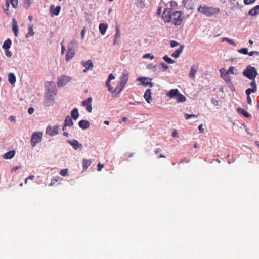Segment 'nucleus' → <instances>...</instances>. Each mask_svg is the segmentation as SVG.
<instances>
[{
	"mask_svg": "<svg viewBox=\"0 0 259 259\" xmlns=\"http://www.w3.org/2000/svg\"><path fill=\"white\" fill-rule=\"evenodd\" d=\"M170 8H165L163 11V20L165 23L172 21L175 25H180L182 21L183 13L181 11L171 12Z\"/></svg>",
	"mask_w": 259,
	"mask_h": 259,
	"instance_id": "obj_1",
	"label": "nucleus"
},
{
	"mask_svg": "<svg viewBox=\"0 0 259 259\" xmlns=\"http://www.w3.org/2000/svg\"><path fill=\"white\" fill-rule=\"evenodd\" d=\"M48 87L46 86L47 89L45 94L44 100V105L45 106H50L54 104L56 95L55 88L50 83Z\"/></svg>",
	"mask_w": 259,
	"mask_h": 259,
	"instance_id": "obj_2",
	"label": "nucleus"
},
{
	"mask_svg": "<svg viewBox=\"0 0 259 259\" xmlns=\"http://www.w3.org/2000/svg\"><path fill=\"white\" fill-rule=\"evenodd\" d=\"M198 10L199 12L203 14L207 17H211L219 13L220 11V9L218 7H208L206 6H200Z\"/></svg>",
	"mask_w": 259,
	"mask_h": 259,
	"instance_id": "obj_3",
	"label": "nucleus"
},
{
	"mask_svg": "<svg viewBox=\"0 0 259 259\" xmlns=\"http://www.w3.org/2000/svg\"><path fill=\"white\" fill-rule=\"evenodd\" d=\"M166 95L170 98L175 99L178 103L184 102L186 101V98L180 93L177 89H172L169 90Z\"/></svg>",
	"mask_w": 259,
	"mask_h": 259,
	"instance_id": "obj_4",
	"label": "nucleus"
},
{
	"mask_svg": "<svg viewBox=\"0 0 259 259\" xmlns=\"http://www.w3.org/2000/svg\"><path fill=\"white\" fill-rule=\"evenodd\" d=\"M242 74L249 80H254L258 73L254 67L249 65L243 70Z\"/></svg>",
	"mask_w": 259,
	"mask_h": 259,
	"instance_id": "obj_5",
	"label": "nucleus"
},
{
	"mask_svg": "<svg viewBox=\"0 0 259 259\" xmlns=\"http://www.w3.org/2000/svg\"><path fill=\"white\" fill-rule=\"evenodd\" d=\"M225 69L224 68H222L220 70L221 77L224 80L225 82L228 85L231 90L232 91H234L235 88L232 82L231 81V77L228 74H226V72H225Z\"/></svg>",
	"mask_w": 259,
	"mask_h": 259,
	"instance_id": "obj_6",
	"label": "nucleus"
},
{
	"mask_svg": "<svg viewBox=\"0 0 259 259\" xmlns=\"http://www.w3.org/2000/svg\"><path fill=\"white\" fill-rule=\"evenodd\" d=\"M43 133L41 132H35L31 136L30 143L32 147H34L36 144L41 141Z\"/></svg>",
	"mask_w": 259,
	"mask_h": 259,
	"instance_id": "obj_7",
	"label": "nucleus"
},
{
	"mask_svg": "<svg viewBox=\"0 0 259 259\" xmlns=\"http://www.w3.org/2000/svg\"><path fill=\"white\" fill-rule=\"evenodd\" d=\"M59 128L60 126L59 125H56L53 126L49 125L46 128V133L51 136H54L59 133Z\"/></svg>",
	"mask_w": 259,
	"mask_h": 259,
	"instance_id": "obj_8",
	"label": "nucleus"
},
{
	"mask_svg": "<svg viewBox=\"0 0 259 259\" xmlns=\"http://www.w3.org/2000/svg\"><path fill=\"white\" fill-rule=\"evenodd\" d=\"M71 79V77L66 75H61L58 78L57 85L58 87L66 85Z\"/></svg>",
	"mask_w": 259,
	"mask_h": 259,
	"instance_id": "obj_9",
	"label": "nucleus"
},
{
	"mask_svg": "<svg viewBox=\"0 0 259 259\" xmlns=\"http://www.w3.org/2000/svg\"><path fill=\"white\" fill-rule=\"evenodd\" d=\"M199 68L198 63L193 64L190 68L189 77L191 79H194L195 78V74L197 72Z\"/></svg>",
	"mask_w": 259,
	"mask_h": 259,
	"instance_id": "obj_10",
	"label": "nucleus"
},
{
	"mask_svg": "<svg viewBox=\"0 0 259 259\" xmlns=\"http://www.w3.org/2000/svg\"><path fill=\"white\" fill-rule=\"evenodd\" d=\"M92 98L91 97H89L82 103V106L85 107L86 110L89 113H91L92 111Z\"/></svg>",
	"mask_w": 259,
	"mask_h": 259,
	"instance_id": "obj_11",
	"label": "nucleus"
},
{
	"mask_svg": "<svg viewBox=\"0 0 259 259\" xmlns=\"http://www.w3.org/2000/svg\"><path fill=\"white\" fill-rule=\"evenodd\" d=\"M137 81L140 82L141 84L144 86L153 87V83L151 82V79L147 77H139Z\"/></svg>",
	"mask_w": 259,
	"mask_h": 259,
	"instance_id": "obj_12",
	"label": "nucleus"
},
{
	"mask_svg": "<svg viewBox=\"0 0 259 259\" xmlns=\"http://www.w3.org/2000/svg\"><path fill=\"white\" fill-rule=\"evenodd\" d=\"M67 143L71 145L75 150L82 149V144H80L76 140H67Z\"/></svg>",
	"mask_w": 259,
	"mask_h": 259,
	"instance_id": "obj_13",
	"label": "nucleus"
},
{
	"mask_svg": "<svg viewBox=\"0 0 259 259\" xmlns=\"http://www.w3.org/2000/svg\"><path fill=\"white\" fill-rule=\"evenodd\" d=\"M81 64L85 68V69L83 70L84 72H87L88 70L92 69L94 67L93 63L91 60L83 61L81 62Z\"/></svg>",
	"mask_w": 259,
	"mask_h": 259,
	"instance_id": "obj_14",
	"label": "nucleus"
},
{
	"mask_svg": "<svg viewBox=\"0 0 259 259\" xmlns=\"http://www.w3.org/2000/svg\"><path fill=\"white\" fill-rule=\"evenodd\" d=\"M61 8V6H57V7H55L53 5H51L50 11L51 16H58L59 14Z\"/></svg>",
	"mask_w": 259,
	"mask_h": 259,
	"instance_id": "obj_15",
	"label": "nucleus"
},
{
	"mask_svg": "<svg viewBox=\"0 0 259 259\" xmlns=\"http://www.w3.org/2000/svg\"><path fill=\"white\" fill-rule=\"evenodd\" d=\"M128 72L126 70H124L122 72V76L120 78V82L125 85L128 79Z\"/></svg>",
	"mask_w": 259,
	"mask_h": 259,
	"instance_id": "obj_16",
	"label": "nucleus"
},
{
	"mask_svg": "<svg viewBox=\"0 0 259 259\" xmlns=\"http://www.w3.org/2000/svg\"><path fill=\"white\" fill-rule=\"evenodd\" d=\"M184 48L185 45H181L178 49H177L174 52L172 53L171 56L175 58H179L180 56V54L182 53Z\"/></svg>",
	"mask_w": 259,
	"mask_h": 259,
	"instance_id": "obj_17",
	"label": "nucleus"
},
{
	"mask_svg": "<svg viewBox=\"0 0 259 259\" xmlns=\"http://www.w3.org/2000/svg\"><path fill=\"white\" fill-rule=\"evenodd\" d=\"M78 125L82 130H86L90 127V122L86 120H81L78 122Z\"/></svg>",
	"mask_w": 259,
	"mask_h": 259,
	"instance_id": "obj_18",
	"label": "nucleus"
},
{
	"mask_svg": "<svg viewBox=\"0 0 259 259\" xmlns=\"http://www.w3.org/2000/svg\"><path fill=\"white\" fill-rule=\"evenodd\" d=\"M77 47V43L75 40H72L68 45L67 48L68 51L75 52V50Z\"/></svg>",
	"mask_w": 259,
	"mask_h": 259,
	"instance_id": "obj_19",
	"label": "nucleus"
},
{
	"mask_svg": "<svg viewBox=\"0 0 259 259\" xmlns=\"http://www.w3.org/2000/svg\"><path fill=\"white\" fill-rule=\"evenodd\" d=\"M248 15L250 16H256L259 14V5H256L250 9L248 11Z\"/></svg>",
	"mask_w": 259,
	"mask_h": 259,
	"instance_id": "obj_20",
	"label": "nucleus"
},
{
	"mask_svg": "<svg viewBox=\"0 0 259 259\" xmlns=\"http://www.w3.org/2000/svg\"><path fill=\"white\" fill-rule=\"evenodd\" d=\"M144 97L145 99V100L148 103H150L151 101H152L151 98V91L150 89H147L146 90L144 95Z\"/></svg>",
	"mask_w": 259,
	"mask_h": 259,
	"instance_id": "obj_21",
	"label": "nucleus"
},
{
	"mask_svg": "<svg viewBox=\"0 0 259 259\" xmlns=\"http://www.w3.org/2000/svg\"><path fill=\"white\" fill-rule=\"evenodd\" d=\"M12 30L14 32L15 36L17 37L18 34V27L17 21L14 18L12 20Z\"/></svg>",
	"mask_w": 259,
	"mask_h": 259,
	"instance_id": "obj_22",
	"label": "nucleus"
},
{
	"mask_svg": "<svg viewBox=\"0 0 259 259\" xmlns=\"http://www.w3.org/2000/svg\"><path fill=\"white\" fill-rule=\"evenodd\" d=\"M15 154V151L14 150H11L4 154L3 157L5 159H10L14 157Z\"/></svg>",
	"mask_w": 259,
	"mask_h": 259,
	"instance_id": "obj_23",
	"label": "nucleus"
},
{
	"mask_svg": "<svg viewBox=\"0 0 259 259\" xmlns=\"http://www.w3.org/2000/svg\"><path fill=\"white\" fill-rule=\"evenodd\" d=\"M108 28V25L105 23H101L99 24V29L102 35H104Z\"/></svg>",
	"mask_w": 259,
	"mask_h": 259,
	"instance_id": "obj_24",
	"label": "nucleus"
},
{
	"mask_svg": "<svg viewBox=\"0 0 259 259\" xmlns=\"http://www.w3.org/2000/svg\"><path fill=\"white\" fill-rule=\"evenodd\" d=\"M225 72H226V74H228L236 75L238 74L237 69L234 66L230 67L227 71L225 70Z\"/></svg>",
	"mask_w": 259,
	"mask_h": 259,
	"instance_id": "obj_25",
	"label": "nucleus"
},
{
	"mask_svg": "<svg viewBox=\"0 0 259 259\" xmlns=\"http://www.w3.org/2000/svg\"><path fill=\"white\" fill-rule=\"evenodd\" d=\"M237 111L238 112V113L243 115L244 117L246 118H249L250 117V114L242 108L238 107L237 109Z\"/></svg>",
	"mask_w": 259,
	"mask_h": 259,
	"instance_id": "obj_26",
	"label": "nucleus"
},
{
	"mask_svg": "<svg viewBox=\"0 0 259 259\" xmlns=\"http://www.w3.org/2000/svg\"><path fill=\"white\" fill-rule=\"evenodd\" d=\"M73 125L71 117L69 116H66L64 120V126H72Z\"/></svg>",
	"mask_w": 259,
	"mask_h": 259,
	"instance_id": "obj_27",
	"label": "nucleus"
},
{
	"mask_svg": "<svg viewBox=\"0 0 259 259\" xmlns=\"http://www.w3.org/2000/svg\"><path fill=\"white\" fill-rule=\"evenodd\" d=\"M71 117L74 120H76L79 117V113H78V109L76 108H74L71 111Z\"/></svg>",
	"mask_w": 259,
	"mask_h": 259,
	"instance_id": "obj_28",
	"label": "nucleus"
},
{
	"mask_svg": "<svg viewBox=\"0 0 259 259\" xmlns=\"http://www.w3.org/2000/svg\"><path fill=\"white\" fill-rule=\"evenodd\" d=\"M8 81L11 84H13L16 81L15 75L13 73H10L8 74Z\"/></svg>",
	"mask_w": 259,
	"mask_h": 259,
	"instance_id": "obj_29",
	"label": "nucleus"
},
{
	"mask_svg": "<svg viewBox=\"0 0 259 259\" xmlns=\"http://www.w3.org/2000/svg\"><path fill=\"white\" fill-rule=\"evenodd\" d=\"M74 55H75V52L68 50V51L66 54V56H65L66 60L67 61H69L70 59H71L74 57Z\"/></svg>",
	"mask_w": 259,
	"mask_h": 259,
	"instance_id": "obj_30",
	"label": "nucleus"
},
{
	"mask_svg": "<svg viewBox=\"0 0 259 259\" xmlns=\"http://www.w3.org/2000/svg\"><path fill=\"white\" fill-rule=\"evenodd\" d=\"M11 43V40L10 39L8 38L4 42L2 46L3 49H4V50L9 49L10 48Z\"/></svg>",
	"mask_w": 259,
	"mask_h": 259,
	"instance_id": "obj_31",
	"label": "nucleus"
},
{
	"mask_svg": "<svg viewBox=\"0 0 259 259\" xmlns=\"http://www.w3.org/2000/svg\"><path fill=\"white\" fill-rule=\"evenodd\" d=\"M124 86L125 85L124 84L119 81L115 88V92L116 93L119 94L122 90Z\"/></svg>",
	"mask_w": 259,
	"mask_h": 259,
	"instance_id": "obj_32",
	"label": "nucleus"
},
{
	"mask_svg": "<svg viewBox=\"0 0 259 259\" xmlns=\"http://www.w3.org/2000/svg\"><path fill=\"white\" fill-rule=\"evenodd\" d=\"M91 160L88 159H84L83 160V169H87L91 164Z\"/></svg>",
	"mask_w": 259,
	"mask_h": 259,
	"instance_id": "obj_33",
	"label": "nucleus"
},
{
	"mask_svg": "<svg viewBox=\"0 0 259 259\" xmlns=\"http://www.w3.org/2000/svg\"><path fill=\"white\" fill-rule=\"evenodd\" d=\"M115 76L111 73V74H110L108 77V78L106 81V85L107 87V86H109L110 85V81L112 80H113L115 79Z\"/></svg>",
	"mask_w": 259,
	"mask_h": 259,
	"instance_id": "obj_34",
	"label": "nucleus"
},
{
	"mask_svg": "<svg viewBox=\"0 0 259 259\" xmlns=\"http://www.w3.org/2000/svg\"><path fill=\"white\" fill-rule=\"evenodd\" d=\"M225 41L228 42L229 44H230L234 46H236V44L232 39H229L227 37H224L222 38V41L224 42Z\"/></svg>",
	"mask_w": 259,
	"mask_h": 259,
	"instance_id": "obj_35",
	"label": "nucleus"
},
{
	"mask_svg": "<svg viewBox=\"0 0 259 259\" xmlns=\"http://www.w3.org/2000/svg\"><path fill=\"white\" fill-rule=\"evenodd\" d=\"M29 32L26 35V37H28L29 36H33L34 34V32L33 30V26L32 25H29Z\"/></svg>",
	"mask_w": 259,
	"mask_h": 259,
	"instance_id": "obj_36",
	"label": "nucleus"
},
{
	"mask_svg": "<svg viewBox=\"0 0 259 259\" xmlns=\"http://www.w3.org/2000/svg\"><path fill=\"white\" fill-rule=\"evenodd\" d=\"M169 6L170 7H169V5L168 4L166 5L167 6V8H170L171 10L170 11H172V8L173 7H175L177 6V3L176 1H170L169 3Z\"/></svg>",
	"mask_w": 259,
	"mask_h": 259,
	"instance_id": "obj_37",
	"label": "nucleus"
},
{
	"mask_svg": "<svg viewBox=\"0 0 259 259\" xmlns=\"http://www.w3.org/2000/svg\"><path fill=\"white\" fill-rule=\"evenodd\" d=\"M163 59L169 64H172L174 62V61L167 55H165L163 57Z\"/></svg>",
	"mask_w": 259,
	"mask_h": 259,
	"instance_id": "obj_38",
	"label": "nucleus"
},
{
	"mask_svg": "<svg viewBox=\"0 0 259 259\" xmlns=\"http://www.w3.org/2000/svg\"><path fill=\"white\" fill-rule=\"evenodd\" d=\"M184 117H185L186 119H190L191 118H192V117L197 118L198 115H196L194 114H187V113H185V115H184Z\"/></svg>",
	"mask_w": 259,
	"mask_h": 259,
	"instance_id": "obj_39",
	"label": "nucleus"
},
{
	"mask_svg": "<svg viewBox=\"0 0 259 259\" xmlns=\"http://www.w3.org/2000/svg\"><path fill=\"white\" fill-rule=\"evenodd\" d=\"M238 52L241 54L247 55L248 53V49L246 48H241L238 50Z\"/></svg>",
	"mask_w": 259,
	"mask_h": 259,
	"instance_id": "obj_40",
	"label": "nucleus"
},
{
	"mask_svg": "<svg viewBox=\"0 0 259 259\" xmlns=\"http://www.w3.org/2000/svg\"><path fill=\"white\" fill-rule=\"evenodd\" d=\"M10 3L14 8H16L18 6V0H10Z\"/></svg>",
	"mask_w": 259,
	"mask_h": 259,
	"instance_id": "obj_41",
	"label": "nucleus"
},
{
	"mask_svg": "<svg viewBox=\"0 0 259 259\" xmlns=\"http://www.w3.org/2000/svg\"><path fill=\"white\" fill-rule=\"evenodd\" d=\"M256 92L254 91V89H251V88H248L245 91V93L248 96V95L250 96V94L251 93H255Z\"/></svg>",
	"mask_w": 259,
	"mask_h": 259,
	"instance_id": "obj_42",
	"label": "nucleus"
},
{
	"mask_svg": "<svg viewBox=\"0 0 259 259\" xmlns=\"http://www.w3.org/2000/svg\"><path fill=\"white\" fill-rule=\"evenodd\" d=\"M252 81L251 82L250 85L252 88V89H254V91L256 92L257 91V85L256 82L254 80H251Z\"/></svg>",
	"mask_w": 259,
	"mask_h": 259,
	"instance_id": "obj_43",
	"label": "nucleus"
},
{
	"mask_svg": "<svg viewBox=\"0 0 259 259\" xmlns=\"http://www.w3.org/2000/svg\"><path fill=\"white\" fill-rule=\"evenodd\" d=\"M60 179V178L59 176H57V177H54L51 180V182L50 185L51 186L54 185L55 184V183L58 181V180Z\"/></svg>",
	"mask_w": 259,
	"mask_h": 259,
	"instance_id": "obj_44",
	"label": "nucleus"
},
{
	"mask_svg": "<svg viewBox=\"0 0 259 259\" xmlns=\"http://www.w3.org/2000/svg\"><path fill=\"white\" fill-rule=\"evenodd\" d=\"M119 37H120V34H119V30H117V32L115 35V37L114 39V45L116 44Z\"/></svg>",
	"mask_w": 259,
	"mask_h": 259,
	"instance_id": "obj_45",
	"label": "nucleus"
},
{
	"mask_svg": "<svg viewBox=\"0 0 259 259\" xmlns=\"http://www.w3.org/2000/svg\"><path fill=\"white\" fill-rule=\"evenodd\" d=\"M24 6L26 8H28L31 4V0H24Z\"/></svg>",
	"mask_w": 259,
	"mask_h": 259,
	"instance_id": "obj_46",
	"label": "nucleus"
},
{
	"mask_svg": "<svg viewBox=\"0 0 259 259\" xmlns=\"http://www.w3.org/2000/svg\"><path fill=\"white\" fill-rule=\"evenodd\" d=\"M143 58L144 59L150 58L151 59H153L154 56L150 53H147L143 56Z\"/></svg>",
	"mask_w": 259,
	"mask_h": 259,
	"instance_id": "obj_47",
	"label": "nucleus"
},
{
	"mask_svg": "<svg viewBox=\"0 0 259 259\" xmlns=\"http://www.w3.org/2000/svg\"><path fill=\"white\" fill-rule=\"evenodd\" d=\"M68 173V169H62L60 171V174L62 176H65L67 175Z\"/></svg>",
	"mask_w": 259,
	"mask_h": 259,
	"instance_id": "obj_48",
	"label": "nucleus"
},
{
	"mask_svg": "<svg viewBox=\"0 0 259 259\" xmlns=\"http://www.w3.org/2000/svg\"><path fill=\"white\" fill-rule=\"evenodd\" d=\"M256 0H244V3L246 5L254 3Z\"/></svg>",
	"mask_w": 259,
	"mask_h": 259,
	"instance_id": "obj_49",
	"label": "nucleus"
},
{
	"mask_svg": "<svg viewBox=\"0 0 259 259\" xmlns=\"http://www.w3.org/2000/svg\"><path fill=\"white\" fill-rule=\"evenodd\" d=\"M155 153L156 155L158 154V157L161 158L162 157V153H161V149L158 148L155 151Z\"/></svg>",
	"mask_w": 259,
	"mask_h": 259,
	"instance_id": "obj_50",
	"label": "nucleus"
},
{
	"mask_svg": "<svg viewBox=\"0 0 259 259\" xmlns=\"http://www.w3.org/2000/svg\"><path fill=\"white\" fill-rule=\"evenodd\" d=\"M179 45V44L175 40H171L170 41V47L171 48H174L176 46H177Z\"/></svg>",
	"mask_w": 259,
	"mask_h": 259,
	"instance_id": "obj_51",
	"label": "nucleus"
},
{
	"mask_svg": "<svg viewBox=\"0 0 259 259\" xmlns=\"http://www.w3.org/2000/svg\"><path fill=\"white\" fill-rule=\"evenodd\" d=\"M5 54L8 57H10L12 56L11 52L9 50V49L5 50Z\"/></svg>",
	"mask_w": 259,
	"mask_h": 259,
	"instance_id": "obj_52",
	"label": "nucleus"
},
{
	"mask_svg": "<svg viewBox=\"0 0 259 259\" xmlns=\"http://www.w3.org/2000/svg\"><path fill=\"white\" fill-rule=\"evenodd\" d=\"M107 88H108V91L112 93H116L115 92V88L114 89L110 85L109 86H107Z\"/></svg>",
	"mask_w": 259,
	"mask_h": 259,
	"instance_id": "obj_53",
	"label": "nucleus"
},
{
	"mask_svg": "<svg viewBox=\"0 0 259 259\" xmlns=\"http://www.w3.org/2000/svg\"><path fill=\"white\" fill-rule=\"evenodd\" d=\"M248 54L249 56H252L254 54L259 55V52L255 51H252L250 52H248Z\"/></svg>",
	"mask_w": 259,
	"mask_h": 259,
	"instance_id": "obj_54",
	"label": "nucleus"
},
{
	"mask_svg": "<svg viewBox=\"0 0 259 259\" xmlns=\"http://www.w3.org/2000/svg\"><path fill=\"white\" fill-rule=\"evenodd\" d=\"M85 32H86V29L85 27H84L81 31V38L83 39L84 37V35H85Z\"/></svg>",
	"mask_w": 259,
	"mask_h": 259,
	"instance_id": "obj_55",
	"label": "nucleus"
},
{
	"mask_svg": "<svg viewBox=\"0 0 259 259\" xmlns=\"http://www.w3.org/2000/svg\"><path fill=\"white\" fill-rule=\"evenodd\" d=\"M198 130L200 131V133H204V129L203 128V125L200 124L198 126Z\"/></svg>",
	"mask_w": 259,
	"mask_h": 259,
	"instance_id": "obj_56",
	"label": "nucleus"
},
{
	"mask_svg": "<svg viewBox=\"0 0 259 259\" xmlns=\"http://www.w3.org/2000/svg\"><path fill=\"white\" fill-rule=\"evenodd\" d=\"M171 135L173 137H177L178 136V133L176 130H174Z\"/></svg>",
	"mask_w": 259,
	"mask_h": 259,
	"instance_id": "obj_57",
	"label": "nucleus"
},
{
	"mask_svg": "<svg viewBox=\"0 0 259 259\" xmlns=\"http://www.w3.org/2000/svg\"><path fill=\"white\" fill-rule=\"evenodd\" d=\"M104 165L101 164L100 163H98V171H101L102 169L103 168Z\"/></svg>",
	"mask_w": 259,
	"mask_h": 259,
	"instance_id": "obj_58",
	"label": "nucleus"
},
{
	"mask_svg": "<svg viewBox=\"0 0 259 259\" xmlns=\"http://www.w3.org/2000/svg\"><path fill=\"white\" fill-rule=\"evenodd\" d=\"M34 111V109L33 107H30L28 110V113L29 114H32V113H33Z\"/></svg>",
	"mask_w": 259,
	"mask_h": 259,
	"instance_id": "obj_59",
	"label": "nucleus"
},
{
	"mask_svg": "<svg viewBox=\"0 0 259 259\" xmlns=\"http://www.w3.org/2000/svg\"><path fill=\"white\" fill-rule=\"evenodd\" d=\"M21 166H15V167H13L12 168L11 171H13V172L16 171L18 169L21 168Z\"/></svg>",
	"mask_w": 259,
	"mask_h": 259,
	"instance_id": "obj_60",
	"label": "nucleus"
},
{
	"mask_svg": "<svg viewBox=\"0 0 259 259\" xmlns=\"http://www.w3.org/2000/svg\"><path fill=\"white\" fill-rule=\"evenodd\" d=\"M65 51H66L65 47L63 44H62V46H61V54H63L64 53V52H65Z\"/></svg>",
	"mask_w": 259,
	"mask_h": 259,
	"instance_id": "obj_61",
	"label": "nucleus"
},
{
	"mask_svg": "<svg viewBox=\"0 0 259 259\" xmlns=\"http://www.w3.org/2000/svg\"><path fill=\"white\" fill-rule=\"evenodd\" d=\"M247 102L250 105L251 104V102H252L250 96H249V95L248 96H247Z\"/></svg>",
	"mask_w": 259,
	"mask_h": 259,
	"instance_id": "obj_62",
	"label": "nucleus"
},
{
	"mask_svg": "<svg viewBox=\"0 0 259 259\" xmlns=\"http://www.w3.org/2000/svg\"><path fill=\"white\" fill-rule=\"evenodd\" d=\"M141 103L138 101H136L135 102H130L129 103L130 105H137L140 104Z\"/></svg>",
	"mask_w": 259,
	"mask_h": 259,
	"instance_id": "obj_63",
	"label": "nucleus"
},
{
	"mask_svg": "<svg viewBox=\"0 0 259 259\" xmlns=\"http://www.w3.org/2000/svg\"><path fill=\"white\" fill-rule=\"evenodd\" d=\"M9 120L11 121H16L15 117L14 116H11L9 117Z\"/></svg>",
	"mask_w": 259,
	"mask_h": 259,
	"instance_id": "obj_64",
	"label": "nucleus"
}]
</instances>
